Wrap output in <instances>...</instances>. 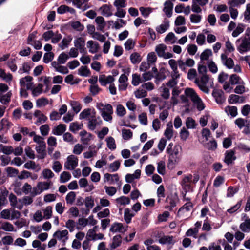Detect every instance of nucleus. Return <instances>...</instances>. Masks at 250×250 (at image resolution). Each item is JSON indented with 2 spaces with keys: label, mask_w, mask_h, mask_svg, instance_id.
I'll list each match as a JSON object with an SVG mask.
<instances>
[{
  "label": "nucleus",
  "mask_w": 250,
  "mask_h": 250,
  "mask_svg": "<svg viewBox=\"0 0 250 250\" xmlns=\"http://www.w3.org/2000/svg\"><path fill=\"white\" fill-rule=\"evenodd\" d=\"M52 186L53 182L51 181L39 182L37 183L36 187L33 188V193L34 195L40 194L44 191L48 190Z\"/></svg>",
  "instance_id": "1"
},
{
  "label": "nucleus",
  "mask_w": 250,
  "mask_h": 250,
  "mask_svg": "<svg viewBox=\"0 0 250 250\" xmlns=\"http://www.w3.org/2000/svg\"><path fill=\"white\" fill-rule=\"evenodd\" d=\"M173 145V144L170 143L167 148V152L169 154V161L172 163H176L179 159L178 155L179 153V149L180 147L179 146H175L173 149L170 148V146Z\"/></svg>",
  "instance_id": "2"
},
{
  "label": "nucleus",
  "mask_w": 250,
  "mask_h": 250,
  "mask_svg": "<svg viewBox=\"0 0 250 250\" xmlns=\"http://www.w3.org/2000/svg\"><path fill=\"white\" fill-rule=\"evenodd\" d=\"M208 80V76L207 75H203L200 78H196L194 83L198 85L201 90L206 93H208L209 89L207 86Z\"/></svg>",
  "instance_id": "3"
},
{
  "label": "nucleus",
  "mask_w": 250,
  "mask_h": 250,
  "mask_svg": "<svg viewBox=\"0 0 250 250\" xmlns=\"http://www.w3.org/2000/svg\"><path fill=\"white\" fill-rule=\"evenodd\" d=\"M78 165V158L74 155L68 156L64 163V168L67 170H74Z\"/></svg>",
  "instance_id": "4"
},
{
  "label": "nucleus",
  "mask_w": 250,
  "mask_h": 250,
  "mask_svg": "<svg viewBox=\"0 0 250 250\" xmlns=\"http://www.w3.org/2000/svg\"><path fill=\"white\" fill-rule=\"evenodd\" d=\"M192 175L190 174L184 175L180 182V185L185 192H188L191 190V184L192 182Z\"/></svg>",
  "instance_id": "5"
},
{
  "label": "nucleus",
  "mask_w": 250,
  "mask_h": 250,
  "mask_svg": "<svg viewBox=\"0 0 250 250\" xmlns=\"http://www.w3.org/2000/svg\"><path fill=\"white\" fill-rule=\"evenodd\" d=\"M9 200L10 206L14 208L18 209H21L23 207V203L21 199H18L17 197L13 194L11 193L9 195Z\"/></svg>",
  "instance_id": "6"
},
{
  "label": "nucleus",
  "mask_w": 250,
  "mask_h": 250,
  "mask_svg": "<svg viewBox=\"0 0 250 250\" xmlns=\"http://www.w3.org/2000/svg\"><path fill=\"white\" fill-rule=\"evenodd\" d=\"M68 231L65 229L62 230H57L53 234V237L62 243V245L64 246L66 241L68 239Z\"/></svg>",
  "instance_id": "7"
},
{
  "label": "nucleus",
  "mask_w": 250,
  "mask_h": 250,
  "mask_svg": "<svg viewBox=\"0 0 250 250\" xmlns=\"http://www.w3.org/2000/svg\"><path fill=\"white\" fill-rule=\"evenodd\" d=\"M167 46L164 44H160L157 45L155 48V51L160 57H163L165 59H169L173 57L171 53L166 52Z\"/></svg>",
  "instance_id": "8"
},
{
  "label": "nucleus",
  "mask_w": 250,
  "mask_h": 250,
  "mask_svg": "<svg viewBox=\"0 0 250 250\" xmlns=\"http://www.w3.org/2000/svg\"><path fill=\"white\" fill-rule=\"evenodd\" d=\"M237 49L240 53L250 50V38L245 37L242 40V43L237 47Z\"/></svg>",
  "instance_id": "9"
},
{
  "label": "nucleus",
  "mask_w": 250,
  "mask_h": 250,
  "mask_svg": "<svg viewBox=\"0 0 250 250\" xmlns=\"http://www.w3.org/2000/svg\"><path fill=\"white\" fill-rule=\"evenodd\" d=\"M85 41L84 38L80 37H77L74 41L75 47L79 49L80 53H84L86 51L85 47Z\"/></svg>",
  "instance_id": "10"
},
{
  "label": "nucleus",
  "mask_w": 250,
  "mask_h": 250,
  "mask_svg": "<svg viewBox=\"0 0 250 250\" xmlns=\"http://www.w3.org/2000/svg\"><path fill=\"white\" fill-rule=\"evenodd\" d=\"M32 77L27 76L20 79V85L21 87L26 88V89H32L33 86Z\"/></svg>",
  "instance_id": "11"
},
{
  "label": "nucleus",
  "mask_w": 250,
  "mask_h": 250,
  "mask_svg": "<svg viewBox=\"0 0 250 250\" xmlns=\"http://www.w3.org/2000/svg\"><path fill=\"white\" fill-rule=\"evenodd\" d=\"M88 120L87 127L90 130H95L97 126L100 125L102 123L100 117H97L96 115L94 117H91V118H89Z\"/></svg>",
  "instance_id": "12"
},
{
  "label": "nucleus",
  "mask_w": 250,
  "mask_h": 250,
  "mask_svg": "<svg viewBox=\"0 0 250 250\" xmlns=\"http://www.w3.org/2000/svg\"><path fill=\"white\" fill-rule=\"evenodd\" d=\"M235 155V151L234 150L231 149L226 151L225 154L224 162L228 165L232 163L236 159Z\"/></svg>",
  "instance_id": "13"
},
{
  "label": "nucleus",
  "mask_w": 250,
  "mask_h": 250,
  "mask_svg": "<svg viewBox=\"0 0 250 250\" xmlns=\"http://www.w3.org/2000/svg\"><path fill=\"white\" fill-rule=\"evenodd\" d=\"M128 226L124 227L121 223H113L110 229V231L112 232H125L127 230Z\"/></svg>",
  "instance_id": "14"
},
{
  "label": "nucleus",
  "mask_w": 250,
  "mask_h": 250,
  "mask_svg": "<svg viewBox=\"0 0 250 250\" xmlns=\"http://www.w3.org/2000/svg\"><path fill=\"white\" fill-rule=\"evenodd\" d=\"M122 242V237L121 235L117 234L114 236L112 239L111 243L109 244L110 250H114L117 247L121 245Z\"/></svg>",
  "instance_id": "15"
},
{
  "label": "nucleus",
  "mask_w": 250,
  "mask_h": 250,
  "mask_svg": "<svg viewBox=\"0 0 250 250\" xmlns=\"http://www.w3.org/2000/svg\"><path fill=\"white\" fill-rule=\"evenodd\" d=\"M96 115V111L94 109L87 108L84 109L79 115L80 119H83L86 118H91L94 117Z\"/></svg>",
  "instance_id": "16"
},
{
  "label": "nucleus",
  "mask_w": 250,
  "mask_h": 250,
  "mask_svg": "<svg viewBox=\"0 0 250 250\" xmlns=\"http://www.w3.org/2000/svg\"><path fill=\"white\" fill-rule=\"evenodd\" d=\"M119 180L117 174H110L106 173L104 175V182H108L109 184H114Z\"/></svg>",
  "instance_id": "17"
},
{
  "label": "nucleus",
  "mask_w": 250,
  "mask_h": 250,
  "mask_svg": "<svg viewBox=\"0 0 250 250\" xmlns=\"http://www.w3.org/2000/svg\"><path fill=\"white\" fill-rule=\"evenodd\" d=\"M34 115L37 119L35 122V124L37 125L45 122L47 119V117L45 116L41 111L38 110L35 111Z\"/></svg>",
  "instance_id": "18"
},
{
  "label": "nucleus",
  "mask_w": 250,
  "mask_h": 250,
  "mask_svg": "<svg viewBox=\"0 0 250 250\" xmlns=\"http://www.w3.org/2000/svg\"><path fill=\"white\" fill-rule=\"evenodd\" d=\"M221 59L223 64L229 69H231L234 66V62L231 58H228L225 54H222Z\"/></svg>",
  "instance_id": "19"
},
{
  "label": "nucleus",
  "mask_w": 250,
  "mask_h": 250,
  "mask_svg": "<svg viewBox=\"0 0 250 250\" xmlns=\"http://www.w3.org/2000/svg\"><path fill=\"white\" fill-rule=\"evenodd\" d=\"M245 101L244 96H240L235 94L230 95L228 98V102L230 104L236 103H243Z\"/></svg>",
  "instance_id": "20"
},
{
  "label": "nucleus",
  "mask_w": 250,
  "mask_h": 250,
  "mask_svg": "<svg viewBox=\"0 0 250 250\" xmlns=\"http://www.w3.org/2000/svg\"><path fill=\"white\" fill-rule=\"evenodd\" d=\"M81 141L85 145H87L92 139V135L86 130H83L80 132Z\"/></svg>",
  "instance_id": "21"
},
{
  "label": "nucleus",
  "mask_w": 250,
  "mask_h": 250,
  "mask_svg": "<svg viewBox=\"0 0 250 250\" xmlns=\"http://www.w3.org/2000/svg\"><path fill=\"white\" fill-rule=\"evenodd\" d=\"M114 80V77L111 75L106 76L105 75H101L99 76V81L102 85L105 86L108 83H112Z\"/></svg>",
  "instance_id": "22"
},
{
  "label": "nucleus",
  "mask_w": 250,
  "mask_h": 250,
  "mask_svg": "<svg viewBox=\"0 0 250 250\" xmlns=\"http://www.w3.org/2000/svg\"><path fill=\"white\" fill-rule=\"evenodd\" d=\"M212 95L218 104H222L225 101L223 92L221 90H214Z\"/></svg>",
  "instance_id": "23"
},
{
  "label": "nucleus",
  "mask_w": 250,
  "mask_h": 250,
  "mask_svg": "<svg viewBox=\"0 0 250 250\" xmlns=\"http://www.w3.org/2000/svg\"><path fill=\"white\" fill-rule=\"evenodd\" d=\"M87 47L89 48V52L91 53L97 52L100 49L99 44L97 42L92 40L88 41L87 42Z\"/></svg>",
  "instance_id": "24"
},
{
  "label": "nucleus",
  "mask_w": 250,
  "mask_h": 250,
  "mask_svg": "<svg viewBox=\"0 0 250 250\" xmlns=\"http://www.w3.org/2000/svg\"><path fill=\"white\" fill-rule=\"evenodd\" d=\"M112 6L111 5L104 4L99 9L103 16H112Z\"/></svg>",
  "instance_id": "25"
},
{
  "label": "nucleus",
  "mask_w": 250,
  "mask_h": 250,
  "mask_svg": "<svg viewBox=\"0 0 250 250\" xmlns=\"http://www.w3.org/2000/svg\"><path fill=\"white\" fill-rule=\"evenodd\" d=\"M168 64L172 70L171 74L173 75V78H179L180 75L177 68V62L174 59H170L168 61Z\"/></svg>",
  "instance_id": "26"
},
{
  "label": "nucleus",
  "mask_w": 250,
  "mask_h": 250,
  "mask_svg": "<svg viewBox=\"0 0 250 250\" xmlns=\"http://www.w3.org/2000/svg\"><path fill=\"white\" fill-rule=\"evenodd\" d=\"M163 11L166 16H171L173 11V3L169 0L166 1L164 5Z\"/></svg>",
  "instance_id": "27"
},
{
  "label": "nucleus",
  "mask_w": 250,
  "mask_h": 250,
  "mask_svg": "<svg viewBox=\"0 0 250 250\" xmlns=\"http://www.w3.org/2000/svg\"><path fill=\"white\" fill-rule=\"evenodd\" d=\"M66 130V125L64 124H60L52 130V133L55 135L60 136L64 133Z\"/></svg>",
  "instance_id": "28"
},
{
  "label": "nucleus",
  "mask_w": 250,
  "mask_h": 250,
  "mask_svg": "<svg viewBox=\"0 0 250 250\" xmlns=\"http://www.w3.org/2000/svg\"><path fill=\"white\" fill-rule=\"evenodd\" d=\"M97 107L101 109V113L104 112L105 113L113 114V108L111 104H106L105 105L102 103H99L97 105Z\"/></svg>",
  "instance_id": "29"
},
{
  "label": "nucleus",
  "mask_w": 250,
  "mask_h": 250,
  "mask_svg": "<svg viewBox=\"0 0 250 250\" xmlns=\"http://www.w3.org/2000/svg\"><path fill=\"white\" fill-rule=\"evenodd\" d=\"M75 10L71 7L65 5H62L57 8V12L59 14H63L66 12H69L71 14H75Z\"/></svg>",
  "instance_id": "30"
},
{
  "label": "nucleus",
  "mask_w": 250,
  "mask_h": 250,
  "mask_svg": "<svg viewBox=\"0 0 250 250\" xmlns=\"http://www.w3.org/2000/svg\"><path fill=\"white\" fill-rule=\"evenodd\" d=\"M55 176L54 173L49 168H44L41 173V176L46 181H50Z\"/></svg>",
  "instance_id": "31"
},
{
  "label": "nucleus",
  "mask_w": 250,
  "mask_h": 250,
  "mask_svg": "<svg viewBox=\"0 0 250 250\" xmlns=\"http://www.w3.org/2000/svg\"><path fill=\"white\" fill-rule=\"evenodd\" d=\"M239 228L242 232L248 233L250 231V219L247 218L239 226Z\"/></svg>",
  "instance_id": "32"
},
{
  "label": "nucleus",
  "mask_w": 250,
  "mask_h": 250,
  "mask_svg": "<svg viewBox=\"0 0 250 250\" xmlns=\"http://www.w3.org/2000/svg\"><path fill=\"white\" fill-rule=\"evenodd\" d=\"M12 125V123L7 119H2L0 122V131L2 130L7 131Z\"/></svg>",
  "instance_id": "33"
},
{
  "label": "nucleus",
  "mask_w": 250,
  "mask_h": 250,
  "mask_svg": "<svg viewBox=\"0 0 250 250\" xmlns=\"http://www.w3.org/2000/svg\"><path fill=\"white\" fill-rule=\"evenodd\" d=\"M83 127V123H79L77 122L71 123L69 126V130L73 133H76L79 130L82 129Z\"/></svg>",
  "instance_id": "34"
},
{
  "label": "nucleus",
  "mask_w": 250,
  "mask_h": 250,
  "mask_svg": "<svg viewBox=\"0 0 250 250\" xmlns=\"http://www.w3.org/2000/svg\"><path fill=\"white\" fill-rule=\"evenodd\" d=\"M46 144L40 145L36 147V150L39 154L38 156L39 159H43L46 156Z\"/></svg>",
  "instance_id": "35"
},
{
  "label": "nucleus",
  "mask_w": 250,
  "mask_h": 250,
  "mask_svg": "<svg viewBox=\"0 0 250 250\" xmlns=\"http://www.w3.org/2000/svg\"><path fill=\"white\" fill-rule=\"evenodd\" d=\"M184 93L188 97H189L191 99L192 102L199 97L195 91L190 88H187L185 90Z\"/></svg>",
  "instance_id": "36"
},
{
  "label": "nucleus",
  "mask_w": 250,
  "mask_h": 250,
  "mask_svg": "<svg viewBox=\"0 0 250 250\" xmlns=\"http://www.w3.org/2000/svg\"><path fill=\"white\" fill-rule=\"evenodd\" d=\"M225 111L228 115H230L232 117L237 116V108L234 106H227L225 108Z\"/></svg>",
  "instance_id": "37"
},
{
  "label": "nucleus",
  "mask_w": 250,
  "mask_h": 250,
  "mask_svg": "<svg viewBox=\"0 0 250 250\" xmlns=\"http://www.w3.org/2000/svg\"><path fill=\"white\" fill-rule=\"evenodd\" d=\"M84 204L87 208L86 214H87L89 212L90 209L92 208L94 206V199L91 196L86 197L84 199Z\"/></svg>",
  "instance_id": "38"
},
{
  "label": "nucleus",
  "mask_w": 250,
  "mask_h": 250,
  "mask_svg": "<svg viewBox=\"0 0 250 250\" xmlns=\"http://www.w3.org/2000/svg\"><path fill=\"white\" fill-rule=\"evenodd\" d=\"M169 27V21H166L156 28V31L160 34L165 32Z\"/></svg>",
  "instance_id": "39"
},
{
  "label": "nucleus",
  "mask_w": 250,
  "mask_h": 250,
  "mask_svg": "<svg viewBox=\"0 0 250 250\" xmlns=\"http://www.w3.org/2000/svg\"><path fill=\"white\" fill-rule=\"evenodd\" d=\"M115 201L117 205L122 206H126L129 205L130 203V199L126 196H122L119 198L116 199Z\"/></svg>",
  "instance_id": "40"
},
{
  "label": "nucleus",
  "mask_w": 250,
  "mask_h": 250,
  "mask_svg": "<svg viewBox=\"0 0 250 250\" xmlns=\"http://www.w3.org/2000/svg\"><path fill=\"white\" fill-rule=\"evenodd\" d=\"M95 22L97 24V30L103 31L106 25L103 17H97L95 19Z\"/></svg>",
  "instance_id": "41"
},
{
  "label": "nucleus",
  "mask_w": 250,
  "mask_h": 250,
  "mask_svg": "<svg viewBox=\"0 0 250 250\" xmlns=\"http://www.w3.org/2000/svg\"><path fill=\"white\" fill-rule=\"evenodd\" d=\"M159 242L162 244H173L175 241L172 236H164L159 239Z\"/></svg>",
  "instance_id": "42"
},
{
  "label": "nucleus",
  "mask_w": 250,
  "mask_h": 250,
  "mask_svg": "<svg viewBox=\"0 0 250 250\" xmlns=\"http://www.w3.org/2000/svg\"><path fill=\"white\" fill-rule=\"evenodd\" d=\"M135 215V214L131 212L128 208H126L124 211V218L127 224L131 222L132 218Z\"/></svg>",
  "instance_id": "43"
},
{
  "label": "nucleus",
  "mask_w": 250,
  "mask_h": 250,
  "mask_svg": "<svg viewBox=\"0 0 250 250\" xmlns=\"http://www.w3.org/2000/svg\"><path fill=\"white\" fill-rule=\"evenodd\" d=\"M72 40V37L71 36H68L64 38L59 44V46L62 50L67 48L70 43Z\"/></svg>",
  "instance_id": "44"
},
{
  "label": "nucleus",
  "mask_w": 250,
  "mask_h": 250,
  "mask_svg": "<svg viewBox=\"0 0 250 250\" xmlns=\"http://www.w3.org/2000/svg\"><path fill=\"white\" fill-rule=\"evenodd\" d=\"M164 134L168 140L171 139L173 137V132L171 123H168L167 124Z\"/></svg>",
  "instance_id": "45"
},
{
  "label": "nucleus",
  "mask_w": 250,
  "mask_h": 250,
  "mask_svg": "<svg viewBox=\"0 0 250 250\" xmlns=\"http://www.w3.org/2000/svg\"><path fill=\"white\" fill-rule=\"evenodd\" d=\"M12 93L8 92L6 94L1 95L0 94V102L3 104H7L10 101Z\"/></svg>",
  "instance_id": "46"
},
{
  "label": "nucleus",
  "mask_w": 250,
  "mask_h": 250,
  "mask_svg": "<svg viewBox=\"0 0 250 250\" xmlns=\"http://www.w3.org/2000/svg\"><path fill=\"white\" fill-rule=\"evenodd\" d=\"M106 142L108 148L112 150H115L116 148L115 141L112 137H108L106 139Z\"/></svg>",
  "instance_id": "47"
},
{
  "label": "nucleus",
  "mask_w": 250,
  "mask_h": 250,
  "mask_svg": "<svg viewBox=\"0 0 250 250\" xmlns=\"http://www.w3.org/2000/svg\"><path fill=\"white\" fill-rule=\"evenodd\" d=\"M130 59L133 64H136L141 62L142 58L138 53L134 52L130 55Z\"/></svg>",
  "instance_id": "48"
},
{
  "label": "nucleus",
  "mask_w": 250,
  "mask_h": 250,
  "mask_svg": "<svg viewBox=\"0 0 250 250\" xmlns=\"http://www.w3.org/2000/svg\"><path fill=\"white\" fill-rule=\"evenodd\" d=\"M157 196L158 198V202H161V199L165 197V189L164 186L160 185L157 190Z\"/></svg>",
  "instance_id": "49"
},
{
  "label": "nucleus",
  "mask_w": 250,
  "mask_h": 250,
  "mask_svg": "<svg viewBox=\"0 0 250 250\" xmlns=\"http://www.w3.org/2000/svg\"><path fill=\"white\" fill-rule=\"evenodd\" d=\"M186 125L188 129H194L197 124L195 121L191 117H188L186 121Z\"/></svg>",
  "instance_id": "50"
},
{
  "label": "nucleus",
  "mask_w": 250,
  "mask_h": 250,
  "mask_svg": "<svg viewBox=\"0 0 250 250\" xmlns=\"http://www.w3.org/2000/svg\"><path fill=\"white\" fill-rule=\"evenodd\" d=\"M71 177L70 173L67 171L62 172L60 177V180L61 183H64L69 181Z\"/></svg>",
  "instance_id": "51"
},
{
  "label": "nucleus",
  "mask_w": 250,
  "mask_h": 250,
  "mask_svg": "<svg viewBox=\"0 0 250 250\" xmlns=\"http://www.w3.org/2000/svg\"><path fill=\"white\" fill-rule=\"evenodd\" d=\"M0 77L6 82H9L12 79V74L6 73L4 70L2 69H0Z\"/></svg>",
  "instance_id": "52"
},
{
  "label": "nucleus",
  "mask_w": 250,
  "mask_h": 250,
  "mask_svg": "<svg viewBox=\"0 0 250 250\" xmlns=\"http://www.w3.org/2000/svg\"><path fill=\"white\" fill-rule=\"evenodd\" d=\"M70 104L73 110L76 114L79 112L82 108V106L80 103L76 101H71Z\"/></svg>",
  "instance_id": "53"
},
{
  "label": "nucleus",
  "mask_w": 250,
  "mask_h": 250,
  "mask_svg": "<svg viewBox=\"0 0 250 250\" xmlns=\"http://www.w3.org/2000/svg\"><path fill=\"white\" fill-rule=\"evenodd\" d=\"M63 139L65 142H68L71 144H73L76 142L73 136L69 132H66L63 134Z\"/></svg>",
  "instance_id": "54"
},
{
  "label": "nucleus",
  "mask_w": 250,
  "mask_h": 250,
  "mask_svg": "<svg viewBox=\"0 0 250 250\" xmlns=\"http://www.w3.org/2000/svg\"><path fill=\"white\" fill-rule=\"evenodd\" d=\"M71 26L78 31H82L84 29V26L78 21H74L70 22Z\"/></svg>",
  "instance_id": "55"
},
{
  "label": "nucleus",
  "mask_w": 250,
  "mask_h": 250,
  "mask_svg": "<svg viewBox=\"0 0 250 250\" xmlns=\"http://www.w3.org/2000/svg\"><path fill=\"white\" fill-rule=\"evenodd\" d=\"M0 150L6 155H10L13 152V148L11 146H4L0 144Z\"/></svg>",
  "instance_id": "56"
},
{
  "label": "nucleus",
  "mask_w": 250,
  "mask_h": 250,
  "mask_svg": "<svg viewBox=\"0 0 250 250\" xmlns=\"http://www.w3.org/2000/svg\"><path fill=\"white\" fill-rule=\"evenodd\" d=\"M212 55V52L210 49H205L201 54L200 59L202 61L208 60L209 57Z\"/></svg>",
  "instance_id": "57"
},
{
  "label": "nucleus",
  "mask_w": 250,
  "mask_h": 250,
  "mask_svg": "<svg viewBox=\"0 0 250 250\" xmlns=\"http://www.w3.org/2000/svg\"><path fill=\"white\" fill-rule=\"evenodd\" d=\"M120 161L119 160L115 161L114 162L111 163L109 165V171L111 172L117 171L120 167Z\"/></svg>",
  "instance_id": "58"
},
{
  "label": "nucleus",
  "mask_w": 250,
  "mask_h": 250,
  "mask_svg": "<svg viewBox=\"0 0 250 250\" xmlns=\"http://www.w3.org/2000/svg\"><path fill=\"white\" fill-rule=\"evenodd\" d=\"M43 85L42 84L39 83L35 88H32V93L34 97H37L40 95L42 92Z\"/></svg>",
  "instance_id": "59"
},
{
  "label": "nucleus",
  "mask_w": 250,
  "mask_h": 250,
  "mask_svg": "<svg viewBox=\"0 0 250 250\" xmlns=\"http://www.w3.org/2000/svg\"><path fill=\"white\" fill-rule=\"evenodd\" d=\"M1 229L6 231H12L14 230L13 225L8 222H1Z\"/></svg>",
  "instance_id": "60"
},
{
  "label": "nucleus",
  "mask_w": 250,
  "mask_h": 250,
  "mask_svg": "<svg viewBox=\"0 0 250 250\" xmlns=\"http://www.w3.org/2000/svg\"><path fill=\"white\" fill-rule=\"evenodd\" d=\"M132 84L134 86H137L140 83L143 82V80H141V77L140 75L138 74H132Z\"/></svg>",
  "instance_id": "61"
},
{
  "label": "nucleus",
  "mask_w": 250,
  "mask_h": 250,
  "mask_svg": "<svg viewBox=\"0 0 250 250\" xmlns=\"http://www.w3.org/2000/svg\"><path fill=\"white\" fill-rule=\"evenodd\" d=\"M134 95L135 97L138 99L142 98L147 96V92L143 88L141 89L140 87L137 90L134 91Z\"/></svg>",
  "instance_id": "62"
},
{
  "label": "nucleus",
  "mask_w": 250,
  "mask_h": 250,
  "mask_svg": "<svg viewBox=\"0 0 250 250\" xmlns=\"http://www.w3.org/2000/svg\"><path fill=\"white\" fill-rule=\"evenodd\" d=\"M122 134L124 140H128L132 137V132L130 129H123Z\"/></svg>",
  "instance_id": "63"
},
{
  "label": "nucleus",
  "mask_w": 250,
  "mask_h": 250,
  "mask_svg": "<svg viewBox=\"0 0 250 250\" xmlns=\"http://www.w3.org/2000/svg\"><path fill=\"white\" fill-rule=\"evenodd\" d=\"M76 198V194L73 191H71L69 192L65 198L66 203L67 204L72 205L75 199Z\"/></svg>",
  "instance_id": "64"
}]
</instances>
